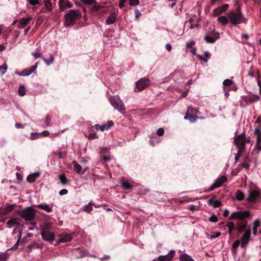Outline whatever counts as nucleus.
I'll return each instance as SVG.
<instances>
[{"mask_svg": "<svg viewBox=\"0 0 261 261\" xmlns=\"http://www.w3.org/2000/svg\"><path fill=\"white\" fill-rule=\"evenodd\" d=\"M261 198V190L256 185L250 182L249 186L248 196L247 201L249 202H254Z\"/></svg>", "mask_w": 261, "mask_h": 261, "instance_id": "1", "label": "nucleus"}, {"mask_svg": "<svg viewBox=\"0 0 261 261\" xmlns=\"http://www.w3.org/2000/svg\"><path fill=\"white\" fill-rule=\"evenodd\" d=\"M81 13L79 10H70L67 11L65 15V21L64 25L68 27L71 24H74L76 20L80 18Z\"/></svg>", "mask_w": 261, "mask_h": 261, "instance_id": "2", "label": "nucleus"}, {"mask_svg": "<svg viewBox=\"0 0 261 261\" xmlns=\"http://www.w3.org/2000/svg\"><path fill=\"white\" fill-rule=\"evenodd\" d=\"M111 105L121 114H124L125 111L124 105L120 99L119 96H112L109 98Z\"/></svg>", "mask_w": 261, "mask_h": 261, "instance_id": "3", "label": "nucleus"}, {"mask_svg": "<svg viewBox=\"0 0 261 261\" xmlns=\"http://www.w3.org/2000/svg\"><path fill=\"white\" fill-rule=\"evenodd\" d=\"M17 214L26 221H32L35 218V211L32 207H28L22 211H17Z\"/></svg>", "mask_w": 261, "mask_h": 261, "instance_id": "4", "label": "nucleus"}, {"mask_svg": "<svg viewBox=\"0 0 261 261\" xmlns=\"http://www.w3.org/2000/svg\"><path fill=\"white\" fill-rule=\"evenodd\" d=\"M237 12H231L228 15L230 22L233 24H240L243 21V16L239 8L236 9Z\"/></svg>", "mask_w": 261, "mask_h": 261, "instance_id": "5", "label": "nucleus"}, {"mask_svg": "<svg viewBox=\"0 0 261 261\" xmlns=\"http://www.w3.org/2000/svg\"><path fill=\"white\" fill-rule=\"evenodd\" d=\"M250 216L248 211H236L233 212L229 216V219L233 220H243L249 218Z\"/></svg>", "mask_w": 261, "mask_h": 261, "instance_id": "6", "label": "nucleus"}, {"mask_svg": "<svg viewBox=\"0 0 261 261\" xmlns=\"http://www.w3.org/2000/svg\"><path fill=\"white\" fill-rule=\"evenodd\" d=\"M227 180V178L225 175H221L219 178H218L215 181V183H214L209 189L207 190V192H210L211 191L214 190V189L219 188L221 187L224 182L226 181Z\"/></svg>", "mask_w": 261, "mask_h": 261, "instance_id": "7", "label": "nucleus"}, {"mask_svg": "<svg viewBox=\"0 0 261 261\" xmlns=\"http://www.w3.org/2000/svg\"><path fill=\"white\" fill-rule=\"evenodd\" d=\"M251 231L250 229H248L243 234L242 237L241 238V247L242 248H245L248 245L250 238L251 237Z\"/></svg>", "mask_w": 261, "mask_h": 261, "instance_id": "8", "label": "nucleus"}, {"mask_svg": "<svg viewBox=\"0 0 261 261\" xmlns=\"http://www.w3.org/2000/svg\"><path fill=\"white\" fill-rule=\"evenodd\" d=\"M149 84V80L146 78H143L136 83V91H140L144 89Z\"/></svg>", "mask_w": 261, "mask_h": 261, "instance_id": "9", "label": "nucleus"}, {"mask_svg": "<svg viewBox=\"0 0 261 261\" xmlns=\"http://www.w3.org/2000/svg\"><path fill=\"white\" fill-rule=\"evenodd\" d=\"M38 62H37L34 65L30 67L28 69H25L21 72H15L16 74L20 76H28L33 73L37 68Z\"/></svg>", "mask_w": 261, "mask_h": 261, "instance_id": "10", "label": "nucleus"}, {"mask_svg": "<svg viewBox=\"0 0 261 261\" xmlns=\"http://www.w3.org/2000/svg\"><path fill=\"white\" fill-rule=\"evenodd\" d=\"M228 8V5L224 4L218 8H215L213 11V15L215 17L218 16L219 15L226 11Z\"/></svg>", "mask_w": 261, "mask_h": 261, "instance_id": "11", "label": "nucleus"}, {"mask_svg": "<svg viewBox=\"0 0 261 261\" xmlns=\"http://www.w3.org/2000/svg\"><path fill=\"white\" fill-rule=\"evenodd\" d=\"M260 226V221L259 219H256L250 226L248 229L252 230V233L254 236H256L257 233V229Z\"/></svg>", "mask_w": 261, "mask_h": 261, "instance_id": "12", "label": "nucleus"}, {"mask_svg": "<svg viewBox=\"0 0 261 261\" xmlns=\"http://www.w3.org/2000/svg\"><path fill=\"white\" fill-rule=\"evenodd\" d=\"M175 251L171 250L168 254L160 255L158 257L159 261H171L175 254Z\"/></svg>", "mask_w": 261, "mask_h": 261, "instance_id": "13", "label": "nucleus"}, {"mask_svg": "<svg viewBox=\"0 0 261 261\" xmlns=\"http://www.w3.org/2000/svg\"><path fill=\"white\" fill-rule=\"evenodd\" d=\"M246 138H245V134L242 133L240 134L236 138L234 139V141L235 142V144L237 146H242L244 145L245 143Z\"/></svg>", "mask_w": 261, "mask_h": 261, "instance_id": "14", "label": "nucleus"}, {"mask_svg": "<svg viewBox=\"0 0 261 261\" xmlns=\"http://www.w3.org/2000/svg\"><path fill=\"white\" fill-rule=\"evenodd\" d=\"M59 6L60 10L63 11L67 8L72 7V4L68 0H60L59 2Z\"/></svg>", "mask_w": 261, "mask_h": 261, "instance_id": "15", "label": "nucleus"}, {"mask_svg": "<svg viewBox=\"0 0 261 261\" xmlns=\"http://www.w3.org/2000/svg\"><path fill=\"white\" fill-rule=\"evenodd\" d=\"M191 111H193L192 109H188L186 114L184 117V119L185 120H189L191 122H195L197 118L198 117L196 115H194V114H191L190 112Z\"/></svg>", "mask_w": 261, "mask_h": 261, "instance_id": "16", "label": "nucleus"}, {"mask_svg": "<svg viewBox=\"0 0 261 261\" xmlns=\"http://www.w3.org/2000/svg\"><path fill=\"white\" fill-rule=\"evenodd\" d=\"M43 239L47 241H52L54 240V234L50 231H43L41 233Z\"/></svg>", "mask_w": 261, "mask_h": 261, "instance_id": "17", "label": "nucleus"}, {"mask_svg": "<svg viewBox=\"0 0 261 261\" xmlns=\"http://www.w3.org/2000/svg\"><path fill=\"white\" fill-rule=\"evenodd\" d=\"M16 206L17 205L15 203L11 204H6L5 206L2 208L1 213L2 214L6 215L12 211Z\"/></svg>", "mask_w": 261, "mask_h": 261, "instance_id": "18", "label": "nucleus"}, {"mask_svg": "<svg viewBox=\"0 0 261 261\" xmlns=\"http://www.w3.org/2000/svg\"><path fill=\"white\" fill-rule=\"evenodd\" d=\"M53 204H49L45 203H40L37 205V207L45 211L47 213H50L53 211Z\"/></svg>", "mask_w": 261, "mask_h": 261, "instance_id": "19", "label": "nucleus"}, {"mask_svg": "<svg viewBox=\"0 0 261 261\" xmlns=\"http://www.w3.org/2000/svg\"><path fill=\"white\" fill-rule=\"evenodd\" d=\"M31 19V17L23 18L21 19L18 24V28L19 29L24 28L27 25H28L30 23Z\"/></svg>", "mask_w": 261, "mask_h": 261, "instance_id": "20", "label": "nucleus"}, {"mask_svg": "<svg viewBox=\"0 0 261 261\" xmlns=\"http://www.w3.org/2000/svg\"><path fill=\"white\" fill-rule=\"evenodd\" d=\"M219 38V34L216 33L214 34L213 36L206 35L205 36L204 39L206 42L210 43H214Z\"/></svg>", "mask_w": 261, "mask_h": 261, "instance_id": "21", "label": "nucleus"}, {"mask_svg": "<svg viewBox=\"0 0 261 261\" xmlns=\"http://www.w3.org/2000/svg\"><path fill=\"white\" fill-rule=\"evenodd\" d=\"M116 19V14L115 12H111L107 17L106 22L107 24H113L115 22Z\"/></svg>", "mask_w": 261, "mask_h": 261, "instance_id": "22", "label": "nucleus"}, {"mask_svg": "<svg viewBox=\"0 0 261 261\" xmlns=\"http://www.w3.org/2000/svg\"><path fill=\"white\" fill-rule=\"evenodd\" d=\"M73 163H74L73 170L76 173H77L78 174H80L81 173L83 174L84 172H85L86 171V170L88 169V168H85L82 171V167L80 164H77L75 162H74Z\"/></svg>", "mask_w": 261, "mask_h": 261, "instance_id": "23", "label": "nucleus"}, {"mask_svg": "<svg viewBox=\"0 0 261 261\" xmlns=\"http://www.w3.org/2000/svg\"><path fill=\"white\" fill-rule=\"evenodd\" d=\"M19 225L18 219L15 218H12L7 222V227L11 228L16 225Z\"/></svg>", "mask_w": 261, "mask_h": 261, "instance_id": "24", "label": "nucleus"}, {"mask_svg": "<svg viewBox=\"0 0 261 261\" xmlns=\"http://www.w3.org/2000/svg\"><path fill=\"white\" fill-rule=\"evenodd\" d=\"M73 238V234H65L63 235L59 241L61 243H66L71 241Z\"/></svg>", "mask_w": 261, "mask_h": 261, "instance_id": "25", "label": "nucleus"}, {"mask_svg": "<svg viewBox=\"0 0 261 261\" xmlns=\"http://www.w3.org/2000/svg\"><path fill=\"white\" fill-rule=\"evenodd\" d=\"M248 222L246 221H243L237 227L239 233L244 231L247 227Z\"/></svg>", "mask_w": 261, "mask_h": 261, "instance_id": "26", "label": "nucleus"}, {"mask_svg": "<svg viewBox=\"0 0 261 261\" xmlns=\"http://www.w3.org/2000/svg\"><path fill=\"white\" fill-rule=\"evenodd\" d=\"M39 176H40L39 172H35L34 173L29 174L28 176L27 179L28 181H29L30 182H34V181H35V180L37 179V178L39 177Z\"/></svg>", "mask_w": 261, "mask_h": 261, "instance_id": "27", "label": "nucleus"}, {"mask_svg": "<svg viewBox=\"0 0 261 261\" xmlns=\"http://www.w3.org/2000/svg\"><path fill=\"white\" fill-rule=\"evenodd\" d=\"M179 261H195L192 257L186 253H183L179 256Z\"/></svg>", "mask_w": 261, "mask_h": 261, "instance_id": "28", "label": "nucleus"}, {"mask_svg": "<svg viewBox=\"0 0 261 261\" xmlns=\"http://www.w3.org/2000/svg\"><path fill=\"white\" fill-rule=\"evenodd\" d=\"M121 185L122 188L125 190H129L132 188V185L127 180L122 179L121 180Z\"/></svg>", "mask_w": 261, "mask_h": 261, "instance_id": "29", "label": "nucleus"}, {"mask_svg": "<svg viewBox=\"0 0 261 261\" xmlns=\"http://www.w3.org/2000/svg\"><path fill=\"white\" fill-rule=\"evenodd\" d=\"M208 204L212 205L214 207H218L221 206L222 202L219 200H213L212 199L208 200Z\"/></svg>", "mask_w": 261, "mask_h": 261, "instance_id": "30", "label": "nucleus"}, {"mask_svg": "<svg viewBox=\"0 0 261 261\" xmlns=\"http://www.w3.org/2000/svg\"><path fill=\"white\" fill-rule=\"evenodd\" d=\"M236 198L238 201H242L245 198V194L241 190H238L235 193Z\"/></svg>", "mask_w": 261, "mask_h": 261, "instance_id": "31", "label": "nucleus"}, {"mask_svg": "<svg viewBox=\"0 0 261 261\" xmlns=\"http://www.w3.org/2000/svg\"><path fill=\"white\" fill-rule=\"evenodd\" d=\"M240 245H241L240 240H236L232 245V247H231L232 252L236 253L237 252V249Z\"/></svg>", "mask_w": 261, "mask_h": 261, "instance_id": "32", "label": "nucleus"}, {"mask_svg": "<svg viewBox=\"0 0 261 261\" xmlns=\"http://www.w3.org/2000/svg\"><path fill=\"white\" fill-rule=\"evenodd\" d=\"M218 21L225 25L228 23V18L225 16H221L218 17Z\"/></svg>", "mask_w": 261, "mask_h": 261, "instance_id": "33", "label": "nucleus"}, {"mask_svg": "<svg viewBox=\"0 0 261 261\" xmlns=\"http://www.w3.org/2000/svg\"><path fill=\"white\" fill-rule=\"evenodd\" d=\"M93 204L92 201H90L88 205H85L83 207V210L84 212L89 213L93 210L92 205Z\"/></svg>", "mask_w": 261, "mask_h": 261, "instance_id": "34", "label": "nucleus"}, {"mask_svg": "<svg viewBox=\"0 0 261 261\" xmlns=\"http://www.w3.org/2000/svg\"><path fill=\"white\" fill-rule=\"evenodd\" d=\"M105 8V7L103 5H96L92 6L91 8V11L93 13L96 12L98 11L103 9Z\"/></svg>", "mask_w": 261, "mask_h": 261, "instance_id": "35", "label": "nucleus"}, {"mask_svg": "<svg viewBox=\"0 0 261 261\" xmlns=\"http://www.w3.org/2000/svg\"><path fill=\"white\" fill-rule=\"evenodd\" d=\"M227 226L228 228V233L230 234L232 231L235 229L234 224L233 222H229L227 223Z\"/></svg>", "mask_w": 261, "mask_h": 261, "instance_id": "36", "label": "nucleus"}, {"mask_svg": "<svg viewBox=\"0 0 261 261\" xmlns=\"http://www.w3.org/2000/svg\"><path fill=\"white\" fill-rule=\"evenodd\" d=\"M43 61L47 65H51L54 60V57L53 55H50L49 59L48 60L42 57V58Z\"/></svg>", "mask_w": 261, "mask_h": 261, "instance_id": "37", "label": "nucleus"}, {"mask_svg": "<svg viewBox=\"0 0 261 261\" xmlns=\"http://www.w3.org/2000/svg\"><path fill=\"white\" fill-rule=\"evenodd\" d=\"M59 179L61 182V183L62 185H65L67 182V178L65 176V174H63L60 175H59Z\"/></svg>", "mask_w": 261, "mask_h": 261, "instance_id": "38", "label": "nucleus"}, {"mask_svg": "<svg viewBox=\"0 0 261 261\" xmlns=\"http://www.w3.org/2000/svg\"><path fill=\"white\" fill-rule=\"evenodd\" d=\"M93 127L97 130H100L103 132L107 130L106 126L105 125H99L98 124H95L93 126Z\"/></svg>", "mask_w": 261, "mask_h": 261, "instance_id": "39", "label": "nucleus"}, {"mask_svg": "<svg viewBox=\"0 0 261 261\" xmlns=\"http://www.w3.org/2000/svg\"><path fill=\"white\" fill-rule=\"evenodd\" d=\"M44 4L45 7L49 10L51 11L53 9V6L49 0H44Z\"/></svg>", "mask_w": 261, "mask_h": 261, "instance_id": "40", "label": "nucleus"}, {"mask_svg": "<svg viewBox=\"0 0 261 261\" xmlns=\"http://www.w3.org/2000/svg\"><path fill=\"white\" fill-rule=\"evenodd\" d=\"M7 70V65L6 64H4L0 66V74L3 75L5 73Z\"/></svg>", "mask_w": 261, "mask_h": 261, "instance_id": "41", "label": "nucleus"}, {"mask_svg": "<svg viewBox=\"0 0 261 261\" xmlns=\"http://www.w3.org/2000/svg\"><path fill=\"white\" fill-rule=\"evenodd\" d=\"M40 133H32L30 136V138L32 140H36L40 137Z\"/></svg>", "mask_w": 261, "mask_h": 261, "instance_id": "42", "label": "nucleus"}, {"mask_svg": "<svg viewBox=\"0 0 261 261\" xmlns=\"http://www.w3.org/2000/svg\"><path fill=\"white\" fill-rule=\"evenodd\" d=\"M18 92L20 96H24L25 94V89L24 87L22 85L19 86Z\"/></svg>", "mask_w": 261, "mask_h": 261, "instance_id": "43", "label": "nucleus"}, {"mask_svg": "<svg viewBox=\"0 0 261 261\" xmlns=\"http://www.w3.org/2000/svg\"><path fill=\"white\" fill-rule=\"evenodd\" d=\"M221 235V233L220 232H216L214 233L213 234L211 235L210 237L207 236V237L211 239H215L219 237Z\"/></svg>", "mask_w": 261, "mask_h": 261, "instance_id": "44", "label": "nucleus"}, {"mask_svg": "<svg viewBox=\"0 0 261 261\" xmlns=\"http://www.w3.org/2000/svg\"><path fill=\"white\" fill-rule=\"evenodd\" d=\"M254 134L256 135L257 138H261V129L256 128L254 130Z\"/></svg>", "mask_w": 261, "mask_h": 261, "instance_id": "45", "label": "nucleus"}, {"mask_svg": "<svg viewBox=\"0 0 261 261\" xmlns=\"http://www.w3.org/2000/svg\"><path fill=\"white\" fill-rule=\"evenodd\" d=\"M255 147L259 150H261V138H256Z\"/></svg>", "mask_w": 261, "mask_h": 261, "instance_id": "46", "label": "nucleus"}, {"mask_svg": "<svg viewBox=\"0 0 261 261\" xmlns=\"http://www.w3.org/2000/svg\"><path fill=\"white\" fill-rule=\"evenodd\" d=\"M8 259V255L7 253L0 254V261H6Z\"/></svg>", "mask_w": 261, "mask_h": 261, "instance_id": "47", "label": "nucleus"}, {"mask_svg": "<svg viewBox=\"0 0 261 261\" xmlns=\"http://www.w3.org/2000/svg\"><path fill=\"white\" fill-rule=\"evenodd\" d=\"M139 4V0H129V4L132 6H135Z\"/></svg>", "mask_w": 261, "mask_h": 261, "instance_id": "48", "label": "nucleus"}, {"mask_svg": "<svg viewBox=\"0 0 261 261\" xmlns=\"http://www.w3.org/2000/svg\"><path fill=\"white\" fill-rule=\"evenodd\" d=\"M209 221L212 222L216 223L218 222V219L216 215H213L210 217Z\"/></svg>", "mask_w": 261, "mask_h": 261, "instance_id": "49", "label": "nucleus"}, {"mask_svg": "<svg viewBox=\"0 0 261 261\" xmlns=\"http://www.w3.org/2000/svg\"><path fill=\"white\" fill-rule=\"evenodd\" d=\"M232 84V81L229 79L225 80L223 81V85L225 86H229Z\"/></svg>", "mask_w": 261, "mask_h": 261, "instance_id": "50", "label": "nucleus"}, {"mask_svg": "<svg viewBox=\"0 0 261 261\" xmlns=\"http://www.w3.org/2000/svg\"><path fill=\"white\" fill-rule=\"evenodd\" d=\"M188 109H192L193 111H191V112H190L191 114H200V112L199 111V110L197 109H194V108H193L192 107H189L188 108Z\"/></svg>", "mask_w": 261, "mask_h": 261, "instance_id": "51", "label": "nucleus"}, {"mask_svg": "<svg viewBox=\"0 0 261 261\" xmlns=\"http://www.w3.org/2000/svg\"><path fill=\"white\" fill-rule=\"evenodd\" d=\"M113 125H114V122H113V121H109L107 122V123L106 124H105L107 130L109 129Z\"/></svg>", "mask_w": 261, "mask_h": 261, "instance_id": "52", "label": "nucleus"}, {"mask_svg": "<svg viewBox=\"0 0 261 261\" xmlns=\"http://www.w3.org/2000/svg\"><path fill=\"white\" fill-rule=\"evenodd\" d=\"M195 44L194 41H191L186 43V47L188 48H191L193 47V46Z\"/></svg>", "mask_w": 261, "mask_h": 261, "instance_id": "53", "label": "nucleus"}, {"mask_svg": "<svg viewBox=\"0 0 261 261\" xmlns=\"http://www.w3.org/2000/svg\"><path fill=\"white\" fill-rule=\"evenodd\" d=\"M164 134V130L162 128H160L157 130L156 134L159 136H162Z\"/></svg>", "mask_w": 261, "mask_h": 261, "instance_id": "54", "label": "nucleus"}, {"mask_svg": "<svg viewBox=\"0 0 261 261\" xmlns=\"http://www.w3.org/2000/svg\"><path fill=\"white\" fill-rule=\"evenodd\" d=\"M82 2L85 4H93L94 3V0H82Z\"/></svg>", "mask_w": 261, "mask_h": 261, "instance_id": "55", "label": "nucleus"}, {"mask_svg": "<svg viewBox=\"0 0 261 261\" xmlns=\"http://www.w3.org/2000/svg\"><path fill=\"white\" fill-rule=\"evenodd\" d=\"M127 0H119V7L120 8H122Z\"/></svg>", "mask_w": 261, "mask_h": 261, "instance_id": "56", "label": "nucleus"}, {"mask_svg": "<svg viewBox=\"0 0 261 261\" xmlns=\"http://www.w3.org/2000/svg\"><path fill=\"white\" fill-rule=\"evenodd\" d=\"M32 55L34 57L35 59L42 58L40 53L39 52L32 53Z\"/></svg>", "mask_w": 261, "mask_h": 261, "instance_id": "57", "label": "nucleus"}, {"mask_svg": "<svg viewBox=\"0 0 261 261\" xmlns=\"http://www.w3.org/2000/svg\"><path fill=\"white\" fill-rule=\"evenodd\" d=\"M40 134H41L40 137L41 136L47 137L49 135V133L47 130H43L41 133H40Z\"/></svg>", "mask_w": 261, "mask_h": 261, "instance_id": "58", "label": "nucleus"}, {"mask_svg": "<svg viewBox=\"0 0 261 261\" xmlns=\"http://www.w3.org/2000/svg\"><path fill=\"white\" fill-rule=\"evenodd\" d=\"M29 3L32 6H35L39 4L38 0H29Z\"/></svg>", "mask_w": 261, "mask_h": 261, "instance_id": "59", "label": "nucleus"}, {"mask_svg": "<svg viewBox=\"0 0 261 261\" xmlns=\"http://www.w3.org/2000/svg\"><path fill=\"white\" fill-rule=\"evenodd\" d=\"M241 155H242L241 152L240 150H239L237 154L235 156V159H234L235 161H238L239 160V159L241 158Z\"/></svg>", "mask_w": 261, "mask_h": 261, "instance_id": "60", "label": "nucleus"}, {"mask_svg": "<svg viewBox=\"0 0 261 261\" xmlns=\"http://www.w3.org/2000/svg\"><path fill=\"white\" fill-rule=\"evenodd\" d=\"M135 17L136 18H138L142 15V14L137 9H136L135 10Z\"/></svg>", "mask_w": 261, "mask_h": 261, "instance_id": "61", "label": "nucleus"}, {"mask_svg": "<svg viewBox=\"0 0 261 261\" xmlns=\"http://www.w3.org/2000/svg\"><path fill=\"white\" fill-rule=\"evenodd\" d=\"M68 191L66 189H62L59 192V194L60 195H64L67 194Z\"/></svg>", "mask_w": 261, "mask_h": 261, "instance_id": "62", "label": "nucleus"}, {"mask_svg": "<svg viewBox=\"0 0 261 261\" xmlns=\"http://www.w3.org/2000/svg\"><path fill=\"white\" fill-rule=\"evenodd\" d=\"M241 165L244 168L246 169H249L250 166L249 164L248 163H243L241 164Z\"/></svg>", "mask_w": 261, "mask_h": 261, "instance_id": "63", "label": "nucleus"}, {"mask_svg": "<svg viewBox=\"0 0 261 261\" xmlns=\"http://www.w3.org/2000/svg\"><path fill=\"white\" fill-rule=\"evenodd\" d=\"M257 84L259 88V92L260 94H261V80L260 79L259 76L257 77Z\"/></svg>", "mask_w": 261, "mask_h": 261, "instance_id": "64", "label": "nucleus"}]
</instances>
